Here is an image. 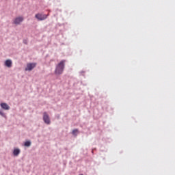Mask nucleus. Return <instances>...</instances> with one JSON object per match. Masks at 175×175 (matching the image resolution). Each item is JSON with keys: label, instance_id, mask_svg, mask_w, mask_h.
Returning <instances> with one entry per match:
<instances>
[{"label": "nucleus", "instance_id": "nucleus-7", "mask_svg": "<svg viewBox=\"0 0 175 175\" xmlns=\"http://www.w3.org/2000/svg\"><path fill=\"white\" fill-rule=\"evenodd\" d=\"M12 60L10 59H8L5 61V66H7L8 68H12Z\"/></svg>", "mask_w": 175, "mask_h": 175}, {"label": "nucleus", "instance_id": "nucleus-11", "mask_svg": "<svg viewBox=\"0 0 175 175\" xmlns=\"http://www.w3.org/2000/svg\"><path fill=\"white\" fill-rule=\"evenodd\" d=\"M0 116H2V117H6V115L1 111H0Z\"/></svg>", "mask_w": 175, "mask_h": 175}, {"label": "nucleus", "instance_id": "nucleus-3", "mask_svg": "<svg viewBox=\"0 0 175 175\" xmlns=\"http://www.w3.org/2000/svg\"><path fill=\"white\" fill-rule=\"evenodd\" d=\"M34 68H36V63H28L25 70L31 72Z\"/></svg>", "mask_w": 175, "mask_h": 175}, {"label": "nucleus", "instance_id": "nucleus-1", "mask_svg": "<svg viewBox=\"0 0 175 175\" xmlns=\"http://www.w3.org/2000/svg\"><path fill=\"white\" fill-rule=\"evenodd\" d=\"M65 62H66V60H62L59 64H57L55 70V74L59 75L64 73V70L65 69Z\"/></svg>", "mask_w": 175, "mask_h": 175}, {"label": "nucleus", "instance_id": "nucleus-8", "mask_svg": "<svg viewBox=\"0 0 175 175\" xmlns=\"http://www.w3.org/2000/svg\"><path fill=\"white\" fill-rule=\"evenodd\" d=\"M13 154L15 157H17V155H18V154H20V150L19 149H14Z\"/></svg>", "mask_w": 175, "mask_h": 175}, {"label": "nucleus", "instance_id": "nucleus-6", "mask_svg": "<svg viewBox=\"0 0 175 175\" xmlns=\"http://www.w3.org/2000/svg\"><path fill=\"white\" fill-rule=\"evenodd\" d=\"M0 106L2 109H3V110H9V109H10V107H9V105L5 103H1Z\"/></svg>", "mask_w": 175, "mask_h": 175}, {"label": "nucleus", "instance_id": "nucleus-2", "mask_svg": "<svg viewBox=\"0 0 175 175\" xmlns=\"http://www.w3.org/2000/svg\"><path fill=\"white\" fill-rule=\"evenodd\" d=\"M49 15L43 14H36V18H38L40 21H43V20H46Z\"/></svg>", "mask_w": 175, "mask_h": 175}, {"label": "nucleus", "instance_id": "nucleus-5", "mask_svg": "<svg viewBox=\"0 0 175 175\" xmlns=\"http://www.w3.org/2000/svg\"><path fill=\"white\" fill-rule=\"evenodd\" d=\"M43 120L45 124H47V125H49L50 124V118L49 117V115L46 112H44L43 113Z\"/></svg>", "mask_w": 175, "mask_h": 175}, {"label": "nucleus", "instance_id": "nucleus-9", "mask_svg": "<svg viewBox=\"0 0 175 175\" xmlns=\"http://www.w3.org/2000/svg\"><path fill=\"white\" fill-rule=\"evenodd\" d=\"M77 133H79L78 129H75L72 131V135H74V136H77Z\"/></svg>", "mask_w": 175, "mask_h": 175}, {"label": "nucleus", "instance_id": "nucleus-10", "mask_svg": "<svg viewBox=\"0 0 175 175\" xmlns=\"http://www.w3.org/2000/svg\"><path fill=\"white\" fill-rule=\"evenodd\" d=\"M25 147H29L31 146V142L27 141L25 143Z\"/></svg>", "mask_w": 175, "mask_h": 175}, {"label": "nucleus", "instance_id": "nucleus-4", "mask_svg": "<svg viewBox=\"0 0 175 175\" xmlns=\"http://www.w3.org/2000/svg\"><path fill=\"white\" fill-rule=\"evenodd\" d=\"M23 21H24V17L23 16H19V17H16L14 20V24H15L16 25H18L20 24H21V23H23Z\"/></svg>", "mask_w": 175, "mask_h": 175}]
</instances>
